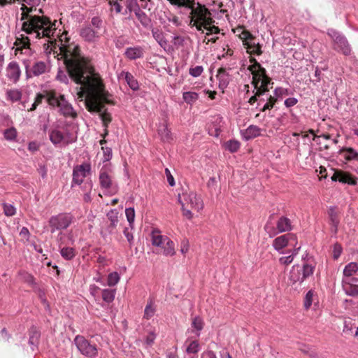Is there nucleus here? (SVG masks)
Masks as SVG:
<instances>
[{"label":"nucleus","mask_w":358,"mask_h":358,"mask_svg":"<svg viewBox=\"0 0 358 358\" xmlns=\"http://www.w3.org/2000/svg\"><path fill=\"white\" fill-rule=\"evenodd\" d=\"M240 38L242 39L243 45L254 39V36L247 30H243L241 31Z\"/></svg>","instance_id":"56"},{"label":"nucleus","mask_w":358,"mask_h":358,"mask_svg":"<svg viewBox=\"0 0 358 358\" xmlns=\"http://www.w3.org/2000/svg\"><path fill=\"white\" fill-rule=\"evenodd\" d=\"M355 280H342V288L345 294L357 297L358 296V285Z\"/></svg>","instance_id":"25"},{"label":"nucleus","mask_w":358,"mask_h":358,"mask_svg":"<svg viewBox=\"0 0 358 358\" xmlns=\"http://www.w3.org/2000/svg\"><path fill=\"white\" fill-rule=\"evenodd\" d=\"M226 148L230 152H236L240 148V143L237 141L230 140L226 143Z\"/></svg>","instance_id":"53"},{"label":"nucleus","mask_w":358,"mask_h":358,"mask_svg":"<svg viewBox=\"0 0 358 358\" xmlns=\"http://www.w3.org/2000/svg\"><path fill=\"white\" fill-rule=\"evenodd\" d=\"M80 36L87 42H95L99 38L101 34L94 29L90 25L82 28L80 31Z\"/></svg>","instance_id":"19"},{"label":"nucleus","mask_w":358,"mask_h":358,"mask_svg":"<svg viewBox=\"0 0 358 358\" xmlns=\"http://www.w3.org/2000/svg\"><path fill=\"white\" fill-rule=\"evenodd\" d=\"M19 275L20 276V278L27 284L30 285H34L35 284V279L31 274L23 271L19 273Z\"/></svg>","instance_id":"48"},{"label":"nucleus","mask_w":358,"mask_h":358,"mask_svg":"<svg viewBox=\"0 0 358 358\" xmlns=\"http://www.w3.org/2000/svg\"><path fill=\"white\" fill-rule=\"evenodd\" d=\"M327 34L330 36L334 42V49L338 52H341L345 55H350L351 53V48L347 38L334 29H329Z\"/></svg>","instance_id":"11"},{"label":"nucleus","mask_w":358,"mask_h":358,"mask_svg":"<svg viewBox=\"0 0 358 358\" xmlns=\"http://www.w3.org/2000/svg\"><path fill=\"white\" fill-rule=\"evenodd\" d=\"M120 76L122 77H124L126 82L131 90H137L138 89V83L131 73L129 72L122 71Z\"/></svg>","instance_id":"33"},{"label":"nucleus","mask_w":358,"mask_h":358,"mask_svg":"<svg viewBox=\"0 0 358 358\" xmlns=\"http://www.w3.org/2000/svg\"><path fill=\"white\" fill-rule=\"evenodd\" d=\"M74 344L78 350L84 356L94 358L98 355V349L95 344H92L84 336L78 335L74 338Z\"/></svg>","instance_id":"12"},{"label":"nucleus","mask_w":358,"mask_h":358,"mask_svg":"<svg viewBox=\"0 0 358 358\" xmlns=\"http://www.w3.org/2000/svg\"><path fill=\"white\" fill-rule=\"evenodd\" d=\"M47 101L50 106L58 107L60 113L64 117L71 118L77 117L76 110L72 105L65 99L64 95L60 94L59 96L52 95L47 99Z\"/></svg>","instance_id":"8"},{"label":"nucleus","mask_w":358,"mask_h":358,"mask_svg":"<svg viewBox=\"0 0 358 358\" xmlns=\"http://www.w3.org/2000/svg\"><path fill=\"white\" fill-rule=\"evenodd\" d=\"M73 216L70 213H59L52 216L48 220L50 232L52 234L56 231L67 229L73 222Z\"/></svg>","instance_id":"10"},{"label":"nucleus","mask_w":358,"mask_h":358,"mask_svg":"<svg viewBox=\"0 0 358 358\" xmlns=\"http://www.w3.org/2000/svg\"><path fill=\"white\" fill-rule=\"evenodd\" d=\"M315 266L309 263H304L301 269L303 280L313 275Z\"/></svg>","instance_id":"41"},{"label":"nucleus","mask_w":358,"mask_h":358,"mask_svg":"<svg viewBox=\"0 0 358 358\" xmlns=\"http://www.w3.org/2000/svg\"><path fill=\"white\" fill-rule=\"evenodd\" d=\"M109 4L116 13H121L122 10V2H120L118 0H109Z\"/></svg>","instance_id":"61"},{"label":"nucleus","mask_w":358,"mask_h":358,"mask_svg":"<svg viewBox=\"0 0 358 358\" xmlns=\"http://www.w3.org/2000/svg\"><path fill=\"white\" fill-rule=\"evenodd\" d=\"M6 95L7 98L13 102L18 101L22 98L21 91L17 89L8 90Z\"/></svg>","instance_id":"40"},{"label":"nucleus","mask_w":358,"mask_h":358,"mask_svg":"<svg viewBox=\"0 0 358 358\" xmlns=\"http://www.w3.org/2000/svg\"><path fill=\"white\" fill-rule=\"evenodd\" d=\"M60 46H58L57 51L53 52L55 57L61 56L65 64L67 73L62 70H59L56 76L59 81L68 84L69 79L78 84L70 75V67L78 69L79 74H83L85 76L90 72L91 73L99 74L96 72L94 69L87 64L85 59L81 55L80 50L78 45L74 43H69V38H67V34L63 33L59 37Z\"/></svg>","instance_id":"3"},{"label":"nucleus","mask_w":358,"mask_h":358,"mask_svg":"<svg viewBox=\"0 0 358 358\" xmlns=\"http://www.w3.org/2000/svg\"><path fill=\"white\" fill-rule=\"evenodd\" d=\"M21 76V71L16 62H11L6 68V76L13 83H16Z\"/></svg>","instance_id":"21"},{"label":"nucleus","mask_w":358,"mask_h":358,"mask_svg":"<svg viewBox=\"0 0 358 358\" xmlns=\"http://www.w3.org/2000/svg\"><path fill=\"white\" fill-rule=\"evenodd\" d=\"M203 72V67L202 66H192L189 69V75L194 78L200 76Z\"/></svg>","instance_id":"51"},{"label":"nucleus","mask_w":358,"mask_h":358,"mask_svg":"<svg viewBox=\"0 0 358 358\" xmlns=\"http://www.w3.org/2000/svg\"><path fill=\"white\" fill-rule=\"evenodd\" d=\"M313 292L312 290H310L307 292L306 294L305 299H304V307L306 309H308L313 303Z\"/></svg>","instance_id":"60"},{"label":"nucleus","mask_w":358,"mask_h":358,"mask_svg":"<svg viewBox=\"0 0 358 358\" xmlns=\"http://www.w3.org/2000/svg\"><path fill=\"white\" fill-rule=\"evenodd\" d=\"M160 248L163 249V254L166 256H173L176 253L174 243L169 238Z\"/></svg>","instance_id":"35"},{"label":"nucleus","mask_w":358,"mask_h":358,"mask_svg":"<svg viewBox=\"0 0 358 358\" xmlns=\"http://www.w3.org/2000/svg\"><path fill=\"white\" fill-rule=\"evenodd\" d=\"M126 10L123 13L124 15L127 13V10L129 12L134 11L136 13L137 10L140 9L139 5L137 2V0H127L125 1Z\"/></svg>","instance_id":"43"},{"label":"nucleus","mask_w":358,"mask_h":358,"mask_svg":"<svg viewBox=\"0 0 358 358\" xmlns=\"http://www.w3.org/2000/svg\"><path fill=\"white\" fill-rule=\"evenodd\" d=\"M178 202L181 206H187L196 211H199L203 208L201 198L194 192L185 191L182 194H178Z\"/></svg>","instance_id":"9"},{"label":"nucleus","mask_w":358,"mask_h":358,"mask_svg":"<svg viewBox=\"0 0 358 358\" xmlns=\"http://www.w3.org/2000/svg\"><path fill=\"white\" fill-rule=\"evenodd\" d=\"M338 154L346 161H358V152L352 148L343 147L339 150Z\"/></svg>","instance_id":"26"},{"label":"nucleus","mask_w":358,"mask_h":358,"mask_svg":"<svg viewBox=\"0 0 358 358\" xmlns=\"http://www.w3.org/2000/svg\"><path fill=\"white\" fill-rule=\"evenodd\" d=\"M331 180L334 181H339L342 183H347L349 185H355L356 182L352 176L343 171L338 170L334 171L331 176Z\"/></svg>","instance_id":"23"},{"label":"nucleus","mask_w":358,"mask_h":358,"mask_svg":"<svg viewBox=\"0 0 358 358\" xmlns=\"http://www.w3.org/2000/svg\"><path fill=\"white\" fill-rule=\"evenodd\" d=\"M60 254L66 260L72 259L75 255V250L73 248L65 247L60 250Z\"/></svg>","instance_id":"42"},{"label":"nucleus","mask_w":358,"mask_h":358,"mask_svg":"<svg viewBox=\"0 0 358 358\" xmlns=\"http://www.w3.org/2000/svg\"><path fill=\"white\" fill-rule=\"evenodd\" d=\"M292 242L297 243L296 235L287 234L275 238L273 240V246L276 250L280 251L288 245L294 246V244H292Z\"/></svg>","instance_id":"17"},{"label":"nucleus","mask_w":358,"mask_h":358,"mask_svg":"<svg viewBox=\"0 0 358 358\" xmlns=\"http://www.w3.org/2000/svg\"><path fill=\"white\" fill-rule=\"evenodd\" d=\"M40 332L36 329H32L29 334V344L31 346H36L38 343Z\"/></svg>","instance_id":"45"},{"label":"nucleus","mask_w":358,"mask_h":358,"mask_svg":"<svg viewBox=\"0 0 358 358\" xmlns=\"http://www.w3.org/2000/svg\"><path fill=\"white\" fill-rule=\"evenodd\" d=\"M217 78L219 80V86L221 88H225L229 82V76L224 69H220L217 71Z\"/></svg>","instance_id":"31"},{"label":"nucleus","mask_w":358,"mask_h":358,"mask_svg":"<svg viewBox=\"0 0 358 358\" xmlns=\"http://www.w3.org/2000/svg\"><path fill=\"white\" fill-rule=\"evenodd\" d=\"M354 327H355V325L352 322V320L350 318H348L344 321L343 331L345 334H351Z\"/></svg>","instance_id":"52"},{"label":"nucleus","mask_w":358,"mask_h":358,"mask_svg":"<svg viewBox=\"0 0 358 358\" xmlns=\"http://www.w3.org/2000/svg\"><path fill=\"white\" fill-rule=\"evenodd\" d=\"M182 99L185 103L192 105L198 100L199 94L194 92H185L182 94Z\"/></svg>","instance_id":"38"},{"label":"nucleus","mask_w":358,"mask_h":358,"mask_svg":"<svg viewBox=\"0 0 358 358\" xmlns=\"http://www.w3.org/2000/svg\"><path fill=\"white\" fill-rule=\"evenodd\" d=\"M99 184L103 189H116V186L114 185L111 176L108 173L106 169H102L99 173Z\"/></svg>","instance_id":"22"},{"label":"nucleus","mask_w":358,"mask_h":358,"mask_svg":"<svg viewBox=\"0 0 358 358\" xmlns=\"http://www.w3.org/2000/svg\"><path fill=\"white\" fill-rule=\"evenodd\" d=\"M124 55L129 60H135L143 58L144 50L141 46L129 47L125 49Z\"/></svg>","instance_id":"24"},{"label":"nucleus","mask_w":358,"mask_h":358,"mask_svg":"<svg viewBox=\"0 0 358 358\" xmlns=\"http://www.w3.org/2000/svg\"><path fill=\"white\" fill-rule=\"evenodd\" d=\"M172 6L183 10L181 13L187 14L189 20L198 24L206 19L207 8L195 0H167Z\"/></svg>","instance_id":"6"},{"label":"nucleus","mask_w":358,"mask_h":358,"mask_svg":"<svg viewBox=\"0 0 358 358\" xmlns=\"http://www.w3.org/2000/svg\"><path fill=\"white\" fill-rule=\"evenodd\" d=\"M78 71L75 67H70L71 76L80 85L77 87L78 98L81 101L85 99V105L89 112L99 113L106 127L112 118L110 114L104 110V104H115L113 95L106 89L100 74L88 72L84 76L83 74H79Z\"/></svg>","instance_id":"1"},{"label":"nucleus","mask_w":358,"mask_h":358,"mask_svg":"<svg viewBox=\"0 0 358 358\" xmlns=\"http://www.w3.org/2000/svg\"><path fill=\"white\" fill-rule=\"evenodd\" d=\"M289 279L292 283L298 282L301 283L304 280L302 276L301 269L299 266L295 265L292 266V268L290 271Z\"/></svg>","instance_id":"29"},{"label":"nucleus","mask_w":358,"mask_h":358,"mask_svg":"<svg viewBox=\"0 0 358 358\" xmlns=\"http://www.w3.org/2000/svg\"><path fill=\"white\" fill-rule=\"evenodd\" d=\"M341 211L336 206H330L327 210V215L329 218V224L331 226V231L334 234H336L338 227L340 223Z\"/></svg>","instance_id":"18"},{"label":"nucleus","mask_w":358,"mask_h":358,"mask_svg":"<svg viewBox=\"0 0 358 358\" xmlns=\"http://www.w3.org/2000/svg\"><path fill=\"white\" fill-rule=\"evenodd\" d=\"M215 21L211 17V13L209 10L207 8L206 13V19L203 20V22H199L198 24H194V22H191V20H189V25L191 27H195L198 31H203V29H205L208 31L206 35H210L211 34H218L220 33V29L218 27L212 25V24Z\"/></svg>","instance_id":"16"},{"label":"nucleus","mask_w":358,"mask_h":358,"mask_svg":"<svg viewBox=\"0 0 358 358\" xmlns=\"http://www.w3.org/2000/svg\"><path fill=\"white\" fill-rule=\"evenodd\" d=\"M200 350V345L197 341H192L187 345L185 352L187 354H196Z\"/></svg>","instance_id":"44"},{"label":"nucleus","mask_w":358,"mask_h":358,"mask_svg":"<svg viewBox=\"0 0 358 358\" xmlns=\"http://www.w3.org/2000/svg\"><path fill=\"white\" fill-rule=\"evenodd\" d=\"M21 9V20L23 21L22 29L29 36L27 41L45 38L47 43L43 44L44 52L46 54L57 52L60 44H57L55 38L56 21L52 22L47 16L30 14L31 9L24 5Z\"/></svg>","instance_id":"2"},{"label":"nucleus","mask_w":358,"mask_h":358,"mask_svg":"<svg viewBox=\"0 0 358 358\" xmlns=\"http://www.w3.org/2000/svg\"><path fill=\"white\" fill-rule=\"evenodd\" d=\"M152 34L160 47L166 50L168 41L165 38L164 33L159 29L154 28L152 29Z\"/></svg>","instance_id":"27"},{"label":"nucleus","mask_w":358,"mask_h":358,"mask_svg":"<svg viewBox=\"0 0 358 358\" xmlns=\"http://www.w3.org/2000/svg\"><path fill=\"white\" fill-rule=\"evenodd\" d=\"M3 211L6 216H13L15 214V208L9 203H3Z\"/></svg>","instance_id":"57"},{"label":"nucleus","mask_w":358,"mask_h":358,"mask_svg":"<svg viewBox=\"0 0 358 358\" xmlns=\"http://www.w3.org/2000/svg\"><path fill=\"white\" fill-rule=\"evenodd\" d=\"M120 279V275L117 272H113L108 274L107 284L108 286H114L117 285Z\"/></svg>","instance_id":"50"},{"label":"nucleus","mask_w":358,"mask_h":358,"mask_svg":"<svg viewBox=\"0 0 358 358\" xmlns=\"http://www.w3.org/2000/svg\"><path fill=\"white\" fill-rule=\"evenodd\" d=\"M156 338V334L154 331H151L148 333L145 338V343L148 345H151L153 344Z\"/></svg>","instance_id":"64"},{"label":"nucleus","mask_w":358,"mask_h":358,"mask_svg":"<svg viewBox=\"0 0 358 358\" xmlns=\"http://www.w3.org/2000/svg\"><path fill=\"white\" fill-rule=\"evenodd\" d=\"M192 326L197 331H201L203 327V322L201 317H196L192 321Z\"/></svg>","instance_id":"62"},{"label":"nucleus","mask_w":358,"mask_h":358,"mask_svg":"<svg viewBox=\"0 0 358 358\" xmlns=\"http://www.w3.org/2000/svg\"><path fill=\"white\" fill-rule=\"evenodd\" d=\"M294 250L291 255L280 258L279 262L280 264L288 265L292 262L294 257L298 254V252L301 248V245L297 246V243H296V244L294 245Z\"/></svg>","instance_id":"34"},{"label":"nucleus","mask_w":358,"mask_h":358,"mask_svg":"<svg viewBox=\"0 0 358 358\" xmlns=\"http://www.w3.org/2000/svg\"><path fill=\"white\" fill-rule=\"evenodd\" d=\"M264 229L270 237H273L279 233L291 231L292 229V222L288 217L281 216L276 222V229L271 224L267 223Z\"/></svg>","instance_id":"13"},{"label":"nucleus","mask_w":358,"mask_h":358,"mask_svg":"<svg viewBox=\"0 0 358 358\" xmlns=\"http://www.w3.org/2000/svg\"><path fill=\"white\" fill-rule=\"evenodd\" d=\"M166 236H162L158 231H152V243L153 245L157 247H161L164 244Z\"/></svg>","instance_id":"36"},{"label":"nucleus","mask_w":358,"mask_h":358,"mask_svg":"<svg viewBox=\"0 0 358 358\" xmlns=\"http://www.w3.org/2000/svg\"><path fill=\"white\" fill-rule=\"evenodd\" d=\"M115 295V289H103L101 292L103 300L108 303H111L114 300Z\"/></svg>","instance_id":"39"},{"label":"nucleus","mask_w":358,"mask_h":358,"mask_svg":"<svg viewBox=\"0 0 358 358\" xmlns=\"http://www.w3.org/2000/svg\"><path fill=\"white\" fill-rule=\"evenodd\" d=\"M155 313V308L154 307V304L152 301H150L148 302L144 310V317L146 319L151 318Z\"/></svg>","instance_id":"47"},{"label":"nucleus","mask_w":358,"mask_h":358,"mask_svg":"<svg viewBox=\"0 0 358 358\" xmlns=\"http://www.w3.org/2000/svg\"><path fill=\"white\" fill-rule=\"evenodd\" d=\"M172 6L183 10L181 13L187 14L189 20L198 24L206 19L207 8L195 0H167Z\"/></svg>","instance_id":"5"},{"label":"nucleus","mask_w":358,"mask_h":358,"mask_svg":"<svg viewBox=\"0 0 358 358\" xmlns=\"http://www.w3.org/2000/svg\"><path fill=\"white\" fill-rule=\"evenodd\" d=\"M91 173V165L89 163H83L80 165H77L73 170V179L71 187L75 185H80L84 179Z\"/></svg>","instance_id":"15"},{"label":"nucleus","mask_w":358,"mask_h":358,"mask_svg":"<svg viewBox=\"0 0 358 358\" xmlns=\"http://www.w3.org/2000/svg\"><path fill=\"white\" fill-rule=\"evenodd\" d=\"M134 13L137 19L140 21L144 27H148L150 25L151 20L143 11L141 10V8L137 10V11Z\"/></svg>","instance_id":"37"},{"label":"nucleus","mask_w":358,"mask_h":358,"mask_svg":"<svg viewBox=\"0 0 358 358\" xmlns=\"http://www.w3.org/2000/svg\"><path fill=\"white\" fill-rule=\"evenodd\" d=\"M260 135V129L255 125L249 126L244 131L243 136L246 140L254 138Z\"/></svg>","instance_id":"30"},{"label":"nucleus","mask_w":358,"mask_h":358,"mask_svg":"<svg viewBox=\"0 0 358 358\" xmlns=\"http://www.w3.org/2000/svg\"><path fill=\"white\" fill-rule=\"evenodd\" d=\"M103 153V161L108 162L110 160L113 156L112 150L110 148L108 147H103L101 148Z\"/></svg>","instance_id":"63"},{"label":"nucleus","mask_w":358,"mask_h":358,"mask_svg":"<svg viewBox=\"0 0 358 358\" xmlns=\"http://www.w3.org/2000/svg\"><path fill=\"white\" fill-rule=\"evenodd\" d=\"M357 273L358 263L350 262L344 268L342 280H355V282H358V278L355 276Z\"/></svg>","instance_id":"20"},{"label":"nucleus","mask_w":358,"mask_h":358,"mask_svg":"<svg viewBox=\"0 0 358 358\" xmlns=\"http://www.w3.org/2000/svg\"><path fill=\"white\" fill-rule=\"evenodd\" d=\"M244 46L247 49V52L250 55H260L262 53L261 46L259 43H256L254 40L245 43Z\"/></svg>","instance_id":"32"},{"label":"nucleus","mask_w":358,"mask_h":358,"mask_svg":"<svg viewBox=\"0 0 358 358\" xmlns=\"http://www.w3.org/2000/svg\"><path fill=\"white\" fill-rule=\"evenodd\" d=\"M103 21L99 17H94L91 20V25L94 27V29L97 30V31L100 32L101 28L102 27Z\"/></svg>","instance_id":"59"},{"label":"nucleus","mask_w":358,"mask_h":358,"mask_svg":"<svg viewBox=\"0 0 358 358\" xmlns=\"http://www.w3.org/2000/svg\"><path fill=\"white\" fill-rule=\"evenodd\" d=\"M17 136V131L15 128H9L5 130L4 137L6 140L12 141L14 140Z\"/></svg>","instance_id":"54"},{"label":"nucleus","mask_w":358,"mask_h":358,"mask_svg":"<svg viewBox=\"0 0 358 358\" xmlns=\"http://www.w3.org/2000/svg\"><path fill=\"white\" fill-rule=\"evenodd\" d=\"M125 214L127 221L129 224L131 229H133L134 219H135V210L134 208H128L125 210Z\"/></svg>","instance_id":"49"},{"label":"nucleus","mask_w":358,"mask_h":358,"mask_svg":"<svg viewBox=\"0 0 358 358\" xmlns=\"http://www.w3.org/2000/svg\"><path fill=\"white\" fill-rule=\"evenodd\" d=\"M158 133L164 141H169L171 139V131L168 129V127L166 124H163L159 129Z\"/></svg>","instance_id":"46"},{"label":"nucleus","mask_w":358,"mask_h":358,"mask_svg":"<svg viewBox=\"0 0 358 358\" xmlns=\"http://www.w3.org/2000/svg\"><path fill=\"white\" fill-rule=\"evenodd\" d=\"M276 101L277 99H275V97L272 96H269V97L268 98V101L264 105V106L261 109V111L264 112L266 110H270L273 108Z\"/></svg>","instance_id":"58"},{"label":"nucleus","mask_w":358,"mask_h":358,"mask_svg":"<svg viewBox=\"0 0 358 358\" xmlns=\"http://www.w3.org/2000/svg\"><path fill=\"white\" fill-rule=\"evenodd\" d=\"M118 215H119V213L115 209L110 210L107 213V217L110 222V224L108 227V230L110 234H112L114 232V230L115 229V228L117 225V223L119 221L118 220Z\"/></svg>","instance_id":"28"},{"label":"nucleus","mask_w":358,"mask_h":358,"mask_svg":"<svg viewBox=\"0 0 358 358\" xmlns=\"http://www.w3.org/2000/svg\"><path fill=\"white\" fill-rule=\"evenodd\" d=\"M250 62L254 64L248 67V70L252 75V84L256 90L255 94L248 101L252 105L258 101V98L269 91L268 85L270 84L273 85V83H271V78L266 75L265 69L255 59H251Z\"/></svg>","instance_id":"4"},{"label":"nucleus","mask_w":358,"mask_h":358,"mask_svg":"<svg viewBox=\"0 0 358 358\" xmlns=\"http://www.w3.org/2000/svg\"><path fill=\"white\" fill-rule=\"evenodd\" d=\"M23 62L28 77L39 76L50 71V65L43 61H36L32 66H30V62L29 60H24Z\"/></svg>","instance_id":"14"},{"label":"nucleus","mask_w":358,"mask_h":358,"mask_svg":"<svg viewBox=\"0 0 358 358\" xmlns=\"http://www.w3.org/2000/svg\"><path fill=\"white\" fill-rule=\"evenodd\" d=\"M50 140L54 145H67L74 143L77 136L67 127H57L50 131Z\"/></svg>","instance_id":"7"},{"label":"nucleus","mask_w":358,"mask_h":358,"mask_svg":"<svg viewBox=\"0 0 358 358\" xmlns=\"http://www.w3.org/2000/svg\"><path fill=\"white\" fill-rule=\"evenodd\" d=\"M289 94V90L288 89H285L282 87H277L274 90V96L275 99L282 98L283 96H287Z\"/></svg>","instance_id":"55"}]
</instances>
